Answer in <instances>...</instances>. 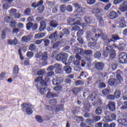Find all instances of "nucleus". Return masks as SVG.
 <instances>
[{"mask_svg": "<svg viewBox=\"0 0 127 127\" xmlns=\"http://www.w3.org/2000/svg\"><path fill=\"white\" fill-rule=\"evenodd\" d=\"M103 55L106 58L109 57V60H114L117 56V53L116 50L113 48V46H108L103 51Z\"/></svg>", "mask_w": 127, "mask_h": 127, "instance_id": "f257e3e1", "label": "nucleus"}, {"mask_svg": "<svg viewBox=\"0 0 127 127\" xmlns=\"http://www.w3.org/2000/svg\"><path fill=\"white\" fill-rule=\"evenodd\" d=\"M58 52L54 51L51 56V58H53V59L55 58L56 60L59 62L62 61L63 63H66V61H67V59H68V54H62L61 53L58 54Z\"/></svg>", "mask_w": 127, "mask_h": 127, "instance_id": "f03ea898", "label": "nucleus"}, {"mask_svg": "<svg viewBox=\"0 0 127 127\" xmlns=\"http://www.w3.org/2000/svg\"><path fill=\"white\" fill-rule=\"evenodd\" d=\"M50 81V77L46 76L45 78V80L43 79V76H39L36 79H35V83H38V87L41 86H44V87H47L48 84L47 83Z\"/></svg>", "mask_w": 127, "mask_h": 127, "instance_id": "7ed1b4c3", "label": "nucleus"}, {"mask_svg": "<svg viewBox=\"0 0 127 127\" xmlns=\"http://www.w3.org/2000/svg\"><path fill=\"white\" fill-rule=\"evenodd\" d=\"M31 107H32V104L29 102L24 103L21 105L22 112L26 113L27 115H32L33 111Z\"/></svg>", "mask_w": 127, "mask_h": 127, "instance_id": "20e7f679", "label": "nucleus"}, {"mask_svg": "<svg viewBox=\"0 0 127 127\" xmlns=\"http://www.w3.org/2000/svg\"><path fill=\"white\" fill-rule=\"evenodd\" d=\"M28 21H33V17H29L27 19ZM29 22L26 26L27 30H30L32 29L33 30H36L38 28V24L37 23H33L32 22Z\"/></svg>", "mask_w": 127, "mask_h": 127, "instance_id": "39448f33", "label": "nucleus"}, {"mask_svg": "<svg viewBox=\"0 0 127 127\" xmlns=\"http://www.w3.org/2000/svg\"><path fill=\"white\" fill-rule=\"evenodd\" d=\"M95 37L96 38L95 40H97L98 38H99V37H101L103 40H104V43L106 44V45H109L111 42H112V41H114L113 40V39L112 38H108V36H107V35L104 34H98L95 35Z\"/></svg>", "mask_w": 127, "mask_h": 127, "instance_id": "423d86ee", "label": "nucleus"}, {"mask_svg": "<svg viewBox=\"0 0 127 127\" xmlns=\"http://www.w3.org/2000/svg\"><path fill=\"white\" fill-rule=\"evenodd\" d=\"M64 37V33L60 32L57 33V31H55L49 37V39H56L59 40V39H62Z\"/></svg>", "mask_w": 127, "mask_h": 127, "instance_id": "0eeeda50", "label": "nucleus"}, {"mask_svg": "<svg viewBox=\"0 0 127 127\" xmlns=\"http://www.w3.org/2000/svg\"><path fill=\"white\" fill-rule=\"evenodd\" d=\"M92 55H93V51L91 50H85L83 51L82 56L84 57L87 61H92Z\"/></svg>", "mask_w": 127, "mask_h": 127, "instance_id": "6e6552de", "label": "nucleus"}, {"mask_svg": "<svg viewBox=\"0 0 127 127\" xmlns=\"http://www.w3.org/2000/svg\"><path fill=\"white\" fill-rule=\"evenodd\" d=\"M119 62L124 64L127 62V54L125 52L120 53L119 55Z\"/></svg>", "mask_w": 127, "mask_h": 127, "instance_id": "1a4fd4ad", "label": "nucleus"}, {"mask_svg": "<svg viewBox=\"0 0 127 127\" xmlns=\"http://www.w3.org/2000/svg\"><path fill=\"white\" fill-rule=\"evenodd\" d=\"M72 5L76 8V10L74 11V12L77 13V14H75L74 16L79 15L78 13H81V12H83V8L81 7L80 5L77 3H72Z\"/></svg>", "mask_w": 127, "mask_h": 127, "instance_id": "9d476101", "label": "nucleus"}, {"mask_svg": "<svg viewBox=\"0 0 127 127\" xmlns=\"http://www.w3.org/2000/svg\"><path fill=\"white\" fill-rule=\"evenodd\" d=\"M36 83H37V84H36L37 89L38 90H39V92L40 94H41L42 95H43L47 92V90H48V88L47 87H45L43 88V87H44V85H42L40 87H38V82H36Z\"/></svg>", "mask_w": 127, "mask_h": 127, "instance_id": "9b49d317", "label": "nucleus"}, {"mask_svg": "<svg viewBox=\"0 0 127 127\" xmlns=\"http://www.w3.org/2000/svg\"><path fill=\"white\" fill-rule=\"evenodd\" d=\"M107 107L111 112H114V111H116V102L109 101L107 104Z\"/></svg>", "mask_w": 127, "mask_h": 127, "instance_id": "f8f14e48", "label": "nucleus"}, {"mask_svg": "<svg viewBox=\"0 0 127 127\" xmlns=\"http://www.w3.org/2000/svg\"><path fill=\"white\" fill-rule=\"evenodd\" d=\"M95 68L98 71H102L105 67V64L102 62H97L95 64Z\"/></svg>", "mask_w": 127, "mask_h": 127, "instance_id": "ddd939ff", "label": "nucleus"}, {"mask_svg": "<svg viewBox=\"0 0 127 127\" xmlns=\"http://www.w3.org/2000/svg\"><path fill=\"white\" fill-rule=\"evenodd\" d=\"M91 12L95 14L96 17L100 16L101 14V9L98 8H93L91 10Z\"/></svg>", "mask_w": 127, "mask_h": 127, "instance_id": "4468645a", "label": "nucleus"}, {"mask_svg": "<svg viewBox=\"0 0 127 127\" xmlns=\"http://www.w3.org/2000/svg\"><path fill=\"white\" fill-rule=\"evenodd\" d=\"M108 83L110 86H115L119 84L116 78H110Z\"/></svg>", "mask_w": 127, "mask_h": 127, "instance_id": "2eb2a0df", "label": "nucleus"}, {"mask_svg": "<svg viewBox=\"0 0 127 127\" xmlns=\"http://www.w3.org/2000/svg\"><path fill=\"white\" fill-rule=\"evenodd\" d=\"M7 43L9 45H17L18 44V40L16 38H14L13 40L8 39Z\"/></svg>", "mask_w": 127, "mask_h": 127, "instance_id": "dca6fc26", "label": "nucleus"}, {"mask_svg": "<svg viewBox=\"0 0 127 127\" xmlns=\"http://www.w3.org/2000/svg\"><path fill=\"white\" fill-rule=\"evenodd\" d=\"M55 72L56 74H60L62 71V66L60 64H55Z\"/></svg>", "mask_w": 127, "mask_h": 127, "instance_id": "f3484780", "label": "nucleus"}, {"mask_svg": "<svg viewBox=\"0 0 127 127\" xmlns=\"http://www.w3.org/2000/svg\"><path fill=\"white\" fill-rule=\"evenodd\" d=\"M109 16L111 19H116V18L119 16V14H118L117 12L115 11H112L109 14Z\"/></svg>", "mask_w": 127, "mask_h": 127, "instance_id": "a211bd4d", "label": "nucleus"}, {"mask_svg": "<svg viewBox=\"0 0 127 127\" xmlns=\"http://www.w3.org/2000/svg\"><path fill=\"white\" fill-rule=\"evenodd\" d=\"M119 26L121 28H125L127 27V24H126V20L124 17H122L119 21Z\"/></svg>", "mask_w": 127, "mask_h": 127, "instance_id": "6ab92c4d", "label": "nucleus"}, {"mask_svg": "<svg viewBox=\"0 0 127 127\" xmlns=\"http://www.w3.org/2000/svg\"><path fill=\"white\" fill-rule=\"evenodd\" d=\"M46 28V21H44L43 20L41 21L39 30L40 31H43Z\"/></svg>", "mask_w": 127, "mask_h": 127, "instance_id": "aec40b11", "label": "nucleus"}, {"mask_svg": "<svg viewBox=\"0 0 127 127\" xmlns=\"http://www.w3.org/2000/svg\"><path fill=\"white\" fill-rule=\"evenodd\" d=\"M82 87H74L71 89V92L73 95H77L79 92L82 91Z\"/></svg>", "mask_w": 127, "mask_h": 127, "instance_id": "412c9836", "label": "nucleus"}, {"mask_svg": "<svg viewBox=\"0 0 127 127\" xmlns=\"http://www.w3.org/2000/svg\"><path fill=\"white\" fill-rule=\"evenodd\" d=\"M42 4H43V0H41L37 2V3L36 4V2H34L32 5V7H34V8H36V7H38L40 5H41Z\"/></svg>", "mask_w": 127, "mask_h": 127, "instance_id": "4be33fe9", "label": "nucleus"}, {"mask_svg": "<svg viewBox=\"0 0 127 127\" xmlns=\"http://www.w3.org/2000/svg\"><path fill=\"white\" fill-rule=\"evenodd\" d=\"M48 60V55H47V52H45L43 53L42 55L41 60L42 61V63L43 62H47V60Z\"/></svg>", "mask_w": 127, "mask_h": 127, "instance_id": "5701e85b", "label": "nucleus"}, {"mask_svg": "<svg viewBox=\"0 0 127 127\" xmlns=\"http://www.w3.org/2000/svg\"><path fill=\"white\" fill-rule=\"evenodd\" d=\"M106 119L108 120V122H113V121H115V120L117 119V116H116L115 114H112L110 116H107Z\"/></svg>", "mask_w": 127, "mask_h": 127, "instance_id": "b1692460", "label": "nucleus"}, {"mask_svg": "<svg viewBox=\"0 0 127 127\" xmlns=\"http://www.w3.org/2000/svg\"><path fill=\"white\" fill-rule=\"evenodd\" d=\"M97 17V20L99 22V25L100 26H104V24H105V21H104V19L103 18V17L101 16H99Z\"/></svg>", "mask_w": 127, "mask_h": 127, "instance_id": "393cba45", "label": "nucleus"}, {"mask_svg": "<svg viewBox=\"0 0 127 127\" xmlns=\"http://www.w3.org/2000/svg\"><path fill=\"white\" fill-rule=\"evenodd\" d=\"M71 83H72V80L66 78L63 82V85L64 87H68V85H71Z\"/></svg>", "mask_w": 127, "mask_h": 127, "instance_id": "a878e982", "label": "nucleus"}, {"mask_svg": "<svg viewBox=\"0 0 127 127\" xmlns=\"http://www.w3.org/2000/svg\"><path fill=\"white\" fill-rule=\"evenodd\" d=\"M47 98H56L57 94L50 92V90L47 93L46 95Z\"/></svg>", "mask_w": 127, "mask_h": 127, "instance_id": "bb28decb", "label": "nucleus"}, {"mask_svg": "<svg viewBox=\"0 0 127 127\" xmlns=\"http://www.w3.org/2000/svg\"><path fill=\"white\" fill-rule=\"evenodd\" d=\"M50 25H51L54 28H56V27H57V26L59 25V24L58 23L57 21L53 20L50 21Z\"/></svg>", "mask_w": 127, "mask_h": 127, "instance_id": "cd10ccee", "label": "nucleus"}, {"mask_svg": "<svg viewBox=\"0 0 127 127\" xmlns=\"http://www.w3.org/2000/svg\"><path fill=\"white\" fill-rule=\"evenodd\" d=\"M45 35H46V33H40L35 35V38L36 39H40V38L44 37Z\"/></svg>", "mask_w": 127, "mask_h": 127, "instance_id": "c85d7f7f", "label": "nucleus"}, {"mask_svg": "<svg viewBox=\"0 0 127 127\" xmlns=\"http://www.w3.org/2000/svg\"><path fill=\"white\" fill-rule=\"evenodd\" d=\"M55 110L56 112H60V111H63V110H64V105L62 104H59L56 106Z\"/></svg>", "mask_w": 127, "mask_h": 127, "instance_id": "c756f323", "label": "nucleus"}, {"mask_svg": "<svg viewBox=\"0 0 127 127\" xmlns=\"http://www.w3.org/2000/svg\"><path fill=\"white\" fill-rule=\"evenodd\" d=\"M119 9L121 11L125 12L127 10V5L125 3H123L120 5Z\"/></svg>", "mask_w": 127, "mask_h": 127, "instance_id": "7c9ffc66", "label": "nucleus"}, {"mask_svg": "<svg viewBox=\"0 0 127 127\" xmlns=\"http://www.w3.org/2000/svg\"><path fill=\"white\" fill-rule=\"evenodd\" d=\"M84 20L87 24H91L92 21H93V18H92V17H88L85 16L84 17Z\"/></svg>", "mask_w": 127, "mask_h": 127, "instance_id": "2f4dec72", "label": "nucleus"}, {"mask_svg": "<svg viewBox=\"0 0 127 127\" xmlns=\"http://www.w3.org/2000/svg\"><path fill=\"white\" fill-rule=\"evenodd\" d=\"M118 122L119 124L122 125V126H127V119H119Z\"/></svg>", "mask_w": 127, "mask_h": 127, "instance_id": "473e14b6", "label": "nucleus"}, {"mask_svg": "<svg viewBox=\"0 0 127 127\" xmlns=\"http://www.w3.org/2000/svg\"><path fill=\"white\" fill-rule=\"evenodd\" d=\"M19 72V67L18 65H15L13 69V73L14 75H17Z\"/></svg>", "mask_w": 127, "mask_h": 127, "instance_id": "72a5a7b5", "label": "nucleus"}, {"mask_svg": "<svg viewBox=\"0 0 127 127\" xmlns=\"http://www.w3.org/2000/svg\"><path fill=\"white\" fill-rule=\"evenodd\" d=\"M121 90L117 89L114 93V96L116 99H120L121 98Z\"/></svg>", "mask_w": 127, "mask_h": 127, "instance_id": "f704fd0d", "label": "nucleus"}, {"mask_svg": "<svg viewBox=\"0 0 127 127\" xmlns=\"http://www.w3.org/2000/svg\"><path fill=\"white\" fill-rule=\"evenodd\" d=\"M49 104L51 105V106H53V107H55L57 104V100L55 98L51 99L49 101Z\"/></svg>", "mask_w": 127, "mask_h": 127, "instance_id": "c9c22d12", "label": "nucleus"}, {"mask_svg": "<svg viewBox=\"0 0 127 127\" xmlns=\"http://www.w3.org/2000/svg\"><path fill=\"white\" fill-rule=\"evenodd\" d=\"M45 7L44 5H40L39 6V7L37 8V10L38 12V13H43L44 11Z\"/></svg>", "mask_w": 127, "mask_h": 127, "instance_id": "e433bc0d", "label": "nucleus"}, {"mask_svg": "<svg viewBox=\"0 0 127 127\" xmlns=\"http://www.w3.org/2000/svg\"><path fill=\"white\" fill-rule=\"evenodd\" d=\"M75 53L76 54H78L79 55H82L83 56V54L84 53V50L82 48H78L75 50Z\"/></svg>", "mask_w": 127, "mask_h": 127, "instance_id": "4c0bfd02", "label": "nucleus"}, {"mask_svg": "<svg viewBox=\"0 0 127 127\" xmlns=\"http://www.w3.org/2000/svg\"><path fill=\"white\" fill-rule=\"evenodd\" d=\"M31 40V39L30 38V37H29V36H24L22 37V41H23L25 43L29 42V41Z\"/></svg>", "mask_w": 127, "mask_h": 127, "instance_id": "58836bf2", "label": "nucleus"}, {"mask_svg": "<svg viewBox=\"0 0 127 127\" xmlns=\"http://www.w3.org/2000/svg\"><path fill=\"white\" fill-rule=\"evenodd\" d=\"M37 74L38 76H43V75H45V74H46V71H45L44 69H41L37 72Z\"/></svg>", "mask_w": 127, "mask_h": 127, "instance_id": "ea45409f", "label": "nucleus"}, {"mask_svg": "<svg viewBox=\"0 0 127 127\" xmlns=\"http://www.w3.org/2000/svg\"><path fill=\"white\" fill-rule=\"evenodd\" d=\"M35 119H36V121L38 123H39L40 124L43 123V120L42 118L41 117V116H40L39 115H36L35 116Z\"/></svg>", "mask_w": 127, "mask_h": 127, "instance_id": "a19ab883", "label": "nucleus"}, {"mask_svg": "<svg viewBox=\"0 0 127 127\" xmlns=\"http://www.w3.org/2000/svg\"><path fill=\"white\" fill-rule=\"evenodd\" d=\"M64 70L65 71V73H67V74H70V73L72 72V68L69 66H65L64 67Z\"/></svg>", "mask_w": 127, "mask_h": 127, "instance_id": "79ce46f5", "label": "nucleus"}, {"mask_svg": "<svg viewBox=\"0 0 127 127\" xmlns=\"http://www.w3.org/2000/svg\"><path fill=\"white\" fill-rule=\"evenodd\" d=\"M29 49L30 51H35L36 50V45L35 44H31L29 46Z\"/></svg>", "mask_w": 127, "mask_h": 127, "instance_id": "37998d69", "label": "nucleus"}, {"mask_svg": "<svg viewBox=\"0 0 127 127\" xmlns=\"http://www.w3.org/2000/svg\"><path fill=\"white\" fill-rule=\"evenodd\" d=\"M125 47H126V44L123 42H120L118 47L119 50H124Z\"/></svg>", "mask_w": 127, "mask_h": 127, "instance_id": "c03bdc74", "label": "nucleus"}, {"mask_svg": "<svg viewBox=\"0 0 127 127\" xmlns=\"http://www.w3.org/2000/svg\"><path fill=\"white\" fill-rule=\"evenodd\" d=\"M86 123L89 125V126H92L93 124H94V119H87L85 120Z\"/></svg>", "mask_w": 127, "mask_h": 127, "instance_id": "a18cd8bd", "label": "nucleus"}, {"mask_svg": "<svg viewBox=\"0 0 127 127\" xmlns=\"http://www.w3.org/2000/svg\"><path fill=\"white\" fill-rule=\"evenodd\" d=\"M88 45L90 48H95V47H96V45H97V43L96 42H90L88 43Z\"/></svg>", "mask_w": 127, "mask_h": 127, "instance_id": "49530a36", "label": "nucleus"}, {"mask_svg": "<svg viewBox=\"0 0 127 127\" xmlns=\"http://www.w3.org/2000/svg\"><path fill=\"white\" fill-rule=\"evenodd\" d=\"M10 26L12 27V28H15V27H16V22L15 20H11L10 22Z\"/></svg>", "mask_w": 127, "mask_h": 127, "instance_id": "de8ad7c7", "label": "nucleus"}, {"mask_svg": "<svg viewBox=\"0 0 127 127\" xmlns=\"http://www.w3.org/2000/svg\"><path fill=\"white\" fill-rule=\"evenodd\" d=\"M11 20H12L11 19V17H10V16H7L4 18V21L6 22V23H10Z\"/></svg>", "mask_w": 127, "mask_h": 127, "instance_id": "09e8293b", "label": "nucleus"}, {"mask_svg": "<svg viewBox=\"0 0 127 127\" xmlns=\"http://www.w3.org/2000/svg\"><path fill=\"white\" fill-rule=\"evenodd\" d=\"M102 112H103V109L101 107H98L95 111V113L97 115L101 114Z\"/></svg>", "mask_w": 127, "mask_h": 127, "instance_id": "8fccbe9b", "label": "nucleus"}, {"mask_svg": "<svg viewBox=\"0 0 127 127\" xmlns=\"http://www.w3.org/2000/svg\"><path fill=\"white\" fill-rule=\"evenodd\" d=\"M34 55V54H33V52H31V51H28L27 52V54H26V56L27 57H28V58H32V57H33V56Z\"/></svg>", "mask_w": 127, "mask_h": 127, "instance_id": "3c124183", "label": "nucleus"}, {"mask_svg": "<svg viewBox=\"0 0 127 127\" xmlns=\"http://www.w3.org/2000/svg\"><path fill=\"white\" fill-rule=\"evenodd\" d=\"M102 94L104 95V96H107V95H109L110 94V90L107 88H105L102 90Z\"/></svg>", "mask_w": 127, "mask_h": 127, "instance_id": "603ef678", "label": "nucleus"}, {"mask_svg": "<svg viewBox=\"0 0 127 127\" xmlns=\"http://www.w3.org/2000/svg\"><path fill=\"white\" fill-rule=\"evenodd\" d=\"M67 23L69 24H70V25H72L73 23H75V21H76V19L75 18H69L67 20Z\"/></svg>", "mask_w": 127, "mask_h": 127, "instance_id": "864d4df0", "label": "nucleus"}, {"mask_svg": "<svg viewBox=\"0 0 127 127\" xmlns=\"http://www.w3.org/2000/svg\"><path fill=\"white\" fill-rule=\"evenodd\" d=\"M75 86H81L84 85V81L83 80H76L75 82Z\"/></svg>", "mask_w": 127, "mask_h": 127, "instance_id": "5fc2aeb1", "label": "nucleus"}, {"mask_svg": "<svg viewBox=\"0 0 127 127\" xmlns=\"http://www.w3.org/2000/svg\"><path fill=\"white\" fill-rule=\"evenodd\" d=\"M84 34V31L82 29L79 30L77 32L76 35L78 37H81Z\"/></svg>", "mask_w": 127, "mask_h": 127, "instance_id": "6e6d98bb", "label": "nucleus"}, {"mask_svg": "<svg viewBox=\"0 0 127 127\" xmlns=\"http://www.w3.org/2000/svg\"><path fill=\"white\" fill-rule=\"evenodd\" d=\"M18 53L19 55L20 60H23L24 59V57H23V56H22V52L21 49L18 50Z\"/></svg>", "mask_w": 127, "mask_h": 127, "instance_id": "4d7b16f0", "label": "nucleus"}, {"mask_svg": "<svg viewBox=\"0 0 127 127\" xmlns=\"http://www.w3.org/2000/svg\"><path fill=\"white\" fill-rule=\"evenodd\" d=\"M59 46H60V42L58 41L56 43H55L52 47L54 49H56V48H58V47H59Z\"/></svg>", "mask_w": 127, "mask_h": 127, "instance_id": "13d9d810", "label": "nucleus"}, {"mask_svg": "<svg viewBox=\"0 0 127 127\" xmlns=\"http://www.w3.org/2000/svg\"><path fill=\"white\" fill-rule=\"evenodd\" d=\"M30 12H31V10H30V8H27L25 10L24 13L26 15H30Z\"/></svg>", "mask_w": 127, "mask_h": 127, "instance_id": "bf43d9fd", "label": "nucleus"}, {"mask_svg": "<svg viewBox=\"0 0 127 127\" xmlns=\"http://www.w3.org/2000/svg\"><path fill=\"white\" fill-rule=\"evenodd\" d=\"M66 9L69 12H71V11H73V7L71 5H67L66 6Z\"/></svg>", "mask_w": 127, "mask_h": 127, "instance_id": "052dcab7", "label": "nucleus"}, {"mask_svg": "<svg viewBox=\"0 0 127 127\" xmlns=\"http://www.w3.org/2000/svg\"><path fill=\"white\" fill-rule=\"evenodd\" d=\"M116 78H117L116 79V81L120 84V83H121V80H122V76H121L120 73H118L116 75Z\"/></svg>", "mask_w": 127, "mask_h": 127, "instance_id": "680f3d73", "label": "nucleus"}, {"mask_svg": "<svg viewBox=\"0 0 127 127\" xmlns=\"http://www.w3.org/2000/svg\"><path fill=\"white\" fill-rule=\"evenodd\" d=\"M57 79L58 80L59 85L61 84V83H63V81H64V78L63 77H57Z\"/></svg>", "mask_w": 127, "mask_h": 127, "instance_id": "e2e57ef3", "label": "nucleus"}, {"mask_svg": "<svg viewBox=\"0 0 127 127\" xmlns=\"http://www.w3.org/2000/svg\"><path fill=\"white\" fill-rule=\"evenodd\" d=\"M61 11L62 12H65L66 11V7L65 6V5H61L60 6Z\"/></svg>", "mask_w": 127, "mask_h": 127, "instance_id": "0e129e2a", "label": "nucleus"}, {"mask_svg": "<svg viewBox=\"0 0 127 127\" xmlns=\"http://www.w3.org/2000/svg\"><path fill=\"white\" fill-rule=\"evenodd\" d=\"M44 43L45 47H47L50 44V41L49 39H44Z\"/></svg>", "mask_w": 127, "mask_h": 127, "instance_id": "69168bd1", "label": "nucleus"}, {"mask_svg": "<svg viewBox=\"0 0 127 127\" xmlns=\"http://www.w3.org/2000/svg\"><path fill=\"white\" fill-rule=\"evenodd\" d=\"M102 54L100 52H97L96 53H95L94 54V57L95 58H97V59H99V58H100Z\"/></svg>", "mask_w": 127, "mask_h": 127, "instance_id": "338daca9", "label": "nucleus"}, {"mask_svg": "<svg viewBox=\"0 0 127 127\" xmlns=\"http://www.w3.org/2000/svg\"><path fill=\"white\" fill-rule=\"evenodd\" d=\"M112 38L113 40H119L120 39V37L118 35H112Z\"/></svg>", "mask_w": 127, "mask_h": 127, "instance_id": "774afa93", "label": "nucleus"}]
</instances>
